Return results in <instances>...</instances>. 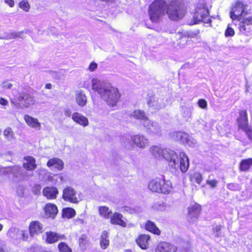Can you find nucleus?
<instances>
[{
	"mask_svg": "<svg viewBox=\"0 0 252 252\" xmlns=\"http://www.w3.org/2000/svg\"><path fill=\"white\" fill-rule=\"evenodd\" d=\"M0 103L2 105H6L7 104V101L4 98H1L0 99Z\"/></svg>",
	"mask_w": 252,
	"mask_h": 252,
	"instance_id": "52",
	"label": "nucleus"
},
{
	"mask_svg": "<svg viewBox=\"0 0 252 252\" xmlns=\"http://www.w3.org/2000/svg\"><path fill=\"white\" fill-rule=\"evenodd\" d=\"M152 102V99L151 100H149L148 101V104L149 105V106H151V103Z\"/></svg>",
	"mask_w": 252,
	"mask_h": 252,
	"instance_id": "56",
	"label": "nucleus"
},
{
	"mask_svg": "<svg viewBox=\"0 0 252 252\" xmlns=\"http://www.w3.org/2000/svg\"><path fill=\"white\" fill-rule=\"evenodd\" d=\"M187 220L189 222H194L198 218L202 211L201 206L195 203L190 205L187 208Z\"/></svg>",
	"mask_w": 252,
	"mask_h": 252,
	"instance_id": "10",
	"label": "nucleus"
},
{
	"mask_svg": "<svg viewBox=\"0 0 252 252\" xmlns=\"http://www.w3.org/2000/svg\"><path fill=\"white\" fill-rule=\"evenodd\" d=\"M99 214L105 219H109L112 215V212L109 208L105 206H100L98 208Z\"/></svg>",
	"mask_w": 252,
	"mask_h": 252,
	"instance_id": "29",
	"label": "nucleus"
},
{
	"mask_svg": "<svg viewBox=\"0 0 252 252\" xmlns=\"http://www.w3.org/2000/svg\"><path fill=\"white\" fill-rule=\"evenodd\" d=\"M123 216L120 213L114 212L110 217V222L113 225H119L122 227L126 226V223L123 220Z\"/></svg>",
	"mask_w": 252,
	"mask_h": 252,
	"instance_id": "16",
	"label": "nucleus"
},
{
	"mask_svg": "<svg viewBox=\"0 0 252 252\" xmlns=\"http://www.w3.org/2000/svg\"><path fill=\"white\" fill-rule=\"evenodd\" d=\"M44 211L46 215L49 217L54 219L58 213L57 206L53 203H48L45 204Z\"/></svg>",
	"mask_w": 252,
	"mask_h": 252,
	"instance_id": "19",
	"label": "nucleus"
},
{
	"mask_svg": "<svg viewBox=\"0 0 252 252\" xmlns=\"http://www.w3.org/2000/svg\"><path fill=\"white\" fill-rule=\"evenodd\" d=\"M189 180L192 183H196L200 185L202 181L203 178L200 173L195 172L189 175Z\"/></svg>",
	"mask_w": 252,
	"mask_h": 252,
	"instance_id": "30",
	"label": "nucleus"
},
{
	"mask_svg": "<svg viewBox=\"0 0 252 252\" xmlns=\"http://www.w3.org/2000/svg\"><path fill=\"white\" fill-rule=\"evenodd\" d=\"M89 239L87 235L82 234L78 239V244L80 247L85 248L86 245L88 244Z\"/></svg>",
	"mask_w": 252,
	"mask_h": 252,
	"instance_id": "37",
	"label": "nucleus"
},
{
	"mask_svg": "<svg viewBox=\"0 0 252 252\" xmlns=\"http://www.w3.org/2000/svg\"><path fill=\"white\" fill-rule=\"evenodd\" d=\"M124 252H132L130 250H126Z\"/></svg>",
	"mask_w": 252,
	"mask_h": 252,
	"instance_id": "58",
	"label": "nucleus"
},
{
	"mask_svg": "<svg viewBox=\"0 0 252 252\" xmlns=\"http://www.w3.org/2000/svg\"><path fill=\"white\" fill-rule=\"evenodd\" d=\"M206 184L210 186V187L212 188H216L217 187L218 181L215 180H207L206 181Z\"/></svg>",
	"mask_w": 252,
	"mask_h": 252,
	"instance_id": "44",
	"label": "nucleus"
},
{
	"mask_svg": "<svg viewBox=\"0 0 252 252\" xmlns=\"http://www.w3.org/2000/svg\"><path fill=\"white\" fill-rule=\"evenodd\" d=\"M73 223L75 225H82L84 223V220L83 218L77 217L73 220Z\"/></svg>",
	"mask_w": 252,
	"mask_h": 252,
	"instance_id": "41",
	"label": "nucleus"
},
{
	"mask_svg": "<svg viewBox=\"0 0 252 252\" xmlns=\"http://www.w3.org/2000/svg\"><path fill=\"white\" fill-rule=\"evenodd\" d=\"M76 215V212L74 209L70 207L64 208L63 210V216L67 219H71Z\"/></svg>",
	"mask_w": 252,
	"mask_h": 252,
	"instance_id": "32",
	"label": "nucleus"
},
{
	"mask_svg": "<svg viewBox=\"0 0 252 252\" xmlns=\"http://www.w3.org/2000/svg\"><path fill=\"white\" fill-rule=\"evenodd\" d=\"M177 251L176 246L165 242H160L155 249V252H176Z\"/></svg>",
	"mask_w": 252,
	"mask_h": 252,
	"instance_id": "14",
	"label": "nucleus"
},
{
	"mask_svg": "<svg viewBox=\"0 0 252 252\" xmlns=\"http://www.w3.org/2000/svg\"><path fill=\"white\" fill-rule=\"evenodd\" d=\"M148 189L153 192L168 194L173 190L171 181L166 179L164 175H159L151 179L148 183Z\"/></svg>",
	"mask_w": 252,
	"mask_h": 252,
	"instance_id": "3",
	"label": "nucleus"
},
{
	"mask_svg": "<svg viewBox=\"0 0 252 252\" xmlns=\"http://www.w3.org/2000/svg\"><path fill=\"white\" fill-rule=\"evenodd\" d=\"M158 150L159 148L156 146H153L150 149V151L153 153H154L155 151L158 152Z\"/></svg>",
	"mask_w": 252,
	"mask_h": 252,
	"instance_id": "51",
	"label": "nucleus"
},
{
	"mask_svg": "<svg viewBox=\"0 0 252 252\" xmlns=\"http://www.w3.org/2000/svg\"><path fill=\"white\" fill-rule=\"evenodd\" d=\"M235 34V31L233 29L230 27L228 26L225 31V36L226 37L233 36Z\"/></svg>",
	"mask_w": 252,
	"mask_h": 252,
	"instance_id": "39",
	"label": "nucleus"
},
{
	"mask_svg": "<svg viewBox=\"0 0 252 252\" xmlns=\"http://www.w3.org/2000/svg\"><path fill=\"white\" fill-rule=\"evenodd\" d=\"M131 141L136 147L144 149L149 145L148 139L142 134H135L131 136Z\"/></svg>",
	"mask_w": 252,
	"mask_h": 252,
	"instance_id": "13",
	"label": "nucleus"
},
{
	"mask_svg": "<svg viewBox=\"0 0 252 252\" xmlns=\"http://www.w3.org/2000/svg\"><path fill=\"white\" fill-rule=\"evenodd\" d=\"M76 101L78 105L84 106L87 101V97L82 91H80L76 94Z\"/></svg>",
	"mask_w": 252,
	"mask_h": 252,
	"instance_id": "28",
	"label": "nucleus"
},
{
	"mask_svg": "<svg viewBox=\"0 0 252 252\" xmlns=\"http://www.w3.org/2000/svg\"><path fill=\"white\" fill-rule=\"evenodd\" d=\"M199 34V31H197L196 32H187L186 33L182 35L180 39H183L185 40L188 41L189 38L197 37Z\"/></svg>",
	"mask_w": 252,
	"mask_h": 252,
	"instance_id": "36",
	"label": "nucleus"
},
{
	"mask_svg": "<svg viewBox=\"0 0 252 252\" xmlns=\"http://www.w3.org/2000/svg\"><path fill=\"white\" fill-rule=\"evenodd\" d=\"M169 164L174 169L179 167L181 171L185 173L188 170L189 167V158L185 153H180L179 157H176V158H171Z\"/></svg>",
	"mask_w": 252,
	"mask_h": 252,
	"instance_id": "7",
	"label": "nucleus"
},
{
	"mask_svg": "<svg viewBox=\"0 0 252 252\" xmlns=\"http://www.w3.org/2000/svg\"><path fill=\"white\" fill-rule=\"evenodd\" d=\"M1 86L4 89H9L12 87V84L8 81L6 80L2 83Z\"/></svg>",
	"mask_w": 252,
	"mask_h": 252,
	"instance_id": "42",
	"label": "nucleus"
},
{
	"mask_svg": "<svg viewBox=\"0 0 252 252\" xmlns=\"http://www.w3.org/2000/svg\"><path fill=\"white\" fill-rule=\"evenodd\" d=\"M184 0H154L148 7L149 18L152 22H158L166 14L173 21L182 19L187 13Z\"/></svg>",
	"mask_w": 252,
	"mask_h": 252,
	"instance_id": "1",
	"label": "nucleus"
},
{
	"mask_svg": "<svg viewBox=\"0 0 252 252\" xmlns=\"http://www.w3.org/2000/svg\"><path fill=\"white\" fill-rule=\"evenodd\" d=\"M64 114L66 117H70L71 115V112L69 109H66L64 110Z\"/></svg>",
	"mask_w": 252,
	"mask_h": 252,
	"instance_id": "49",
	"label": "nucleus"
},
{
	"mask_svg": "<svg viewBox=\"0 0 252 252\" xmlns=\"http://www.w3.org/2000/svg\"><path fill=\"white\" fill-rule=\"evenodd\" d=\"M97 67V64L95 62H91L88 67V69L91 72L94 71Z\"/></svg>",
	"mask_w": 252,
	"mask_h": 252,
	"instance_id": "46",
	"label": "nucleus"
},
{
	"mask_svg": "<svg viewBox=\"0 0 252 252\" xmlns=\"http://www.w3.org/2000/svg\"><path fill=\"white\" fill-rule=\"evenodd\" d=\"M29 232L30 236L33 237L42 234L43 232V225L38 220H32L29 223Z\"/></svg>",
	"mask_w": 252,
	"mask_h": 252,
	"instance_id": "11",
	"label": "nucleus"
},
{
	"mask_svg": "<svg viewBox=\"0 0 252 252\" xmlns=\"http://www.w3.org/2000/svg\"><path fill=\"white\" fill-rule=\"evenodd\" d=\"M3 136L8 141H11L15 139V134L10 127H7L3 130Z\"/></svg>",
	"mask_w": 252,
	"mask_h": 252,
	"instance_id": "33",
	"label": "nucleus"
},
{
	"mask_svg": "<svg viewBox=\"0 0 252 252\" xmlns=\"http://www.w3.org/2000/svg\"><path fill=\"white\" fill-rule=\"evenodd\" d=\"M102 1L108 2L109 1H114L115 0H101Z\"/></svg>",
	"mask_w": 252,
	"mask_h": 252,
	"instance_id": "55",
	"label": "nucleus"
},
{
	"mask_svg": "<svg viewBox=\"0 0 252 252\" xmlns=\"http://www.w3.org/2000/svg\"><path fill=\"white\" fill-rule=\"evenodd\" d=\"M52 87V86L51 83H47L45 86V88L46 89H51Z\"/></svg>",
	"mask_w": 252,
	"mask_h": 252,
	"instance_id": "54",
	"label": "nucleus"
},
{
	"mask_svg": "<svg viewBox=\"0 0 252 252\" xmlns=\"http://www.w3.org/2000/svg\"><path fill=\"white\" fill-rule=\"evenodd\" d=\"M175 140L180 143H184L188 141V135L182 131H177L174 134Z\"/></svg>",
	"mask_w": 252,
	"mask_h": 252,
	"instance_id": "31",
	"label": "nucleus"
},
{
	"mask_svg": "<svg viewBox=\"0 0 252 252\" xmlns=\"http://www.w3.org/2000/svg\"><path fill=\"white\" fill-rule=\"evenodd\" d=\"M19 7L23 10L27 12L29 10L30 6L27 0H23L19 4Z\"/></svg>",
	"mask_w": 252,
	"mask_h": 252,
	"instance_id": "38",
	"label": "nucleus"
},
{
	"mask_svg": "<svg viewBox=\"0 0 252 252\" xmlns=\"http://www.w3.org/2000/svg\"><path fill=\"white\" fill-rule=\"evenodd\" d=\"M238 128L244 131L249 138L252 140V128L249 125V119L246 110L239 111V116L237 118Z\"/></svg>",
	"mask_w": 252,
	"mask_h": 252,
	"instance_id": "6",
	"label": "nucleus"
},
{
	"mask_svg": "<svg viewBox=\"0 0 252 252\" xmlns=\"http://www.w3.org/2000/svg\"><path fill=\"white\" fill-rule=\"evenodd\" d=\"M121 94L117 88L111 85H107L105 91L101 95V98L111 107L115 106L120 100Z\"/></svg>",
	"mask_w": 252,
	"mask_h": 252,
	"instance_id": "5",
	"label": "nucleus"
},
{
	"mask_svg": "<svg viewBox=\"0 0 252 252\" xmlns=\"http://www.w3.org/2000/svg\"><path fill=\"white\" fill-rule=\"evenodd\" d=\"M100 246L103 250L106 249L109 245V233L106 230L102 232L99 241Z\"/></svg>",
	"mask_w": 252,
	"mask_h": 252,
	"instance_id": "27",
	"label": "nucleus"
},
{
	"mask_svg": "<svg viewBox=\"0 0 252 252\" xmlns=\"http://www.w3.org/2000/svg\"><path fill=\"white\" fill-rule=\"evenodd\" d=\"M46 165L49 168L54 166L55 168L59 171L62 170L64 167L63 161L61 159L57 158L49 159Z\"/></svg>",
	"mask_w": 252,
	"mask_h": 252,
	"instance_id": "21",
	"label": "nucleus"
},
{
	"mask_svg": "<svg viewBox=\"0 0 252 252\" xmlns=\"http://www.w3.org/2000/svg\"><path fill=\"white\" fill-rule=\"evenodd\" d=\"M151 236L148 234H140L135 239L136 244L142 250H147L149 246Z\"/></svg>",
	"mask_w": 252,
	"mask_h": 252,
	"instance_id": "15",
	"label": "nucleus"
},
{
	"mask_svg": "<svg viewBox=\"0 0 252 252\" xmlns=\"http://www.w3.org/2000/svg\"><path fill=\"white\" fill-rule=\"evenodd\" d=\"M72 119L74 122L83 126H86L89 125L88 119L77 112L73 113Z\"/></svg>",
	"mask_w": 252,
	"mask_h": 252,
	"instance_id": "23",
	"label": "nucleus"
},
{
	"mask_svg": "<svg viewBox=\"0 0 252 252\" xmlns=\"http://www.w3.org/2000/svg\"><path fill=\"white\" fill-rule=\"evenodd\" d=\"M22 100H28L31 99V101H33L32 104L34 103L33 97L31 96L29 94H24V95L21 97Z\"/></svg>",
	"mask_w": 252,
	"mask_h": 252,
	"instance_id": "47",
	"label": "nucleus"
},
{
	"mask_svg": "<svg viewBox=\"0 0 252 252\" xmlns=\"http://www.w3.org/2000/svg\"><path fill=\"white\" fill-rule=\"evenodd\" d=\"M0 252H8L4 246H0Z\"/></svg>",
	"mask_w": 252,
	"mask_h": 252,
	"instance_id": "53",
	"label": "nucleus"
},
{
	"mask_svg": "<svg viewBox=\"0 0 252 252\" xmlns=\"http://www.w3.org/2000/svg\"><path fill=\"white\" fill-rule=\"evenodd\" d=\"M57 248L59 252H72L71 248L64 242H60Z\"/></svg>",
	"mask_w": 252,
	"mask_h": 252,
	"instance_id": "34",
	"label": "nucleus"
},
{
	"mask_svg": "<svg viewBox=\"0 0 252 252\" xmlns=\"http://www.w3.org/2000/svg\"><path fill=\"white\" fill-rule=\"evenodd\" d=\"M42 194L47 199H55L59 194V190L55 187H46L43 189Z\"/></svg>",
	"mask_w": 252,
	"mask_h": 252,
	"instance_id": "17",
	"label": "nucleus"
},
{
	"mask_svg": "<svg viewBox=\"0 0 252 252\" xmlns=\"http://www.w3.org/2000/svg\"><path fill=\"white\" fill-rule=\"evenodd\" d=\"M4 1L10 7H13L14 6L15 2H14V0H4Z\"/></svg>",
	"mask_w": 252,
	"mask_h": 252,
	"instance_id": "48",
	"label": "nucleus"
},
{
	"mask_svg": "<svg viewBox=\"0 0 252 252\" xmlns=\"http://www.w3.org/2000/svg\"><path fill=\"white\" fill-rule=\"evenodd\" d=\"M21 168L18 165H12L6 167H0V175L10 178V175H12L11 179L13 181L16 180L20 174Z\"/></svg>",
	"mask_w": 252,
	"mask_h": 252,
	"instance_id": "8",
	"label": "nucleus"
},
{
	"mask_svg": "<svg viewBox=\"0 0 252 252\" xmlns=\"http://www.w3.org/2000/svg\"><path fill=\"white\" fill-rule=\"evenodd\" d=\"M222 226L220 225L216 226L213 229V232L216 234L217 237H219L220 235V232L221 230Z\"/></svg>",
	"mask_w": 252,
	"mask_h": 252,
	"instance_id": "43",
	"label": "nucleus"
},
{
	"mask_svg": "<svg viewBox=\"0 0 252 252\" xmlns=\"http://www.w3.org/2000/svg\"><path fill=\"white\" fill-rule=\"evenodd\" d=\"M251 11V8L246 2L237 0L231 4L229 12L232 21L239 22V32L247 36L252 34V16H248Z\"/></svg>",
	"mask_w": 252,
	"mask_h": 252,
	"instance_id": "2",
	"label": "nucleus"
},
{
	"mask_svg": "<svg viewBox=\"0 0 252 252\" xmlns=\"http://www.w3.org/2000/svg\"><path fill=\"white\" fill-rule=\"evenodd\" d=\"M62 198L64 201L73 204H77L80 201L77 192L73 188L68 186L63 189Z\"/></svg>",
	"mask_w": 252,
	"mask_h": 252,
	"instance_id": "9",
	"label": "nucleus"
},
{
	"mask_svg": "<svg viewBox=\"0 0 252 252\" xmlns=\"http://www.w3.org/2000/svg\"><path fill=\"white\" fill-rule=\"evenodd\" d=\"M25 162L23 163V167L27 171H33L37 167L36 159L32 156H27L24 157Z\"/></svg>",
	"mask_w": 252,
	"mask_h": 252,
	"instance_id": "18",
	"label": "nucleus"
},
{
	"mask_svg": "<svg viewBox=\"0 0 252 252\" xmlns=\"http://www.w3.org/2000/svg\"><path fill=\"white\" fill-rule=\"evenodd\" d=\"M27 251L28 252H36V247L34 246H31L27 249Z\"/></svg>",
	"mask_w": 252,
	"mask_h": 252,
	"instance_id": "50",
	"label": "nucleus"
},
{
	"mask_svg": "<svg viewBox=\"0 0 252 252\" xmlns=\"http://www.w3.org/2000/svg\"><path fill=\"white\" fill-rule=\"evenodd\" d=\"M198 106L202 109H206L207 107V102L204 99H200L197 102Z\"/></svg>",
	"mask_w": 252,
	"mask_h": 252,
	"instance_id": "40",
	"label": "nucleus"
},
{
	"mask_svg": "<svg viewBox=\"0 0 252 252\" xmlns=\"http://www.w3.org/2000/svg\"><path fill=\"white\" fill-rule=\"evenodd\" d=\"M252 166V158L242 159L239 164V170L242 172L248 171Z\"/></svg>",
	"mask_w": 252,
	"mask_h": 252,
	"instance_id": "26",
	"label": "nucleus"
},
{
	"mask_svg": "<svg viewBox=\"0 0 252 252\" xmlns=\"http://www.w3.org/2000/svg\"><path fill=\"white\" fill-rule=\"evenodd\" d=\"M143 125L148 133L156 134L159 131V127L157 125H155L154 123L152 121H150L148 118H147V120L144 121Z\"/></svg>",
	"mask_w": 252,
	"mask_h": 252,
	"instance_id": "22",
	"label": "nucleus"
},
{
	"mask_svg": "<svg viewBox=\"0 0 252 252\" xmlns=\"http://www.w3.org/2000/svg\"><path fill=\"white\" fill-rule=\"evenodd\" d=\"M24 120L28 126L34 128L39 129L41 127V124L37 119L33 118L28 115H25L24 117Z\"/></svg>",
	"mask_w": 252,
	"mask_h": 252,
	"instance_id": "25",
	"label": "nucleus"
},
{
	"mask_svg": "<svg viewBox=\"0 0 252 252\" xmlns=\"http://www.w3.org/2000/svg\"><path fill=\"white\" fill-rule=\"evenodd\" d=\"M45 242L48 244H53L61 240L66 239L64 234H60L56 232L48 231L45 232Z\"/></svg>",
	"mask_w": 252,
	"mask_h": 252,
	"instance_id": "12",
	"label": "nucleus"
},
{
	"mask_svg": "<svg viewBox=\"0 0 252 252\" xmlns=\"http://www.w3.org/2000/svg\"><path fill=\"white\" fill-rule=\"evenodd\" d=\"M145 229L155 235H159L161 234L160 229L157 227L156 223L151 220H148L146 221Z\"/></svg>",
	"mask_w": 252,
	"mask_h": 252,
	"instance_id": "24",
	"label": "nucleus"
},
{
	"mask_svg": "<svg viewBox=\"0 0 252 252\" xmlns=\"http://www.w3.org/2000/svg\"><path fill=\"white\" fill-rule=\"evenodd\" d=\"M29 235L26 230H22L21 232V238L24 241H28L29 238Z\"/></svg>",
	"mask_w": 252,
	"mask_h": 252,
	"instance_id": "45",
	"label": "nucleus"
},
{
	"mask_svg": "<svg viewBox=\"0 0 252 252\" xmlns=\"http://www.w3.org/2000/svg\"><path fill=\"white\" fill-rule=\"evenodd\" d=\"M92 89L97 92L100 97L105 91L107 85H104V83L96 79H93L92 80Z\"/></svg>",
	"mask_w": 252,
	"mask_h": 252,
	"instance_id": "20",
	"label": "nucleus"
},
{
	"mask_svg": "<svg viewBox=\"0 0 252 252\" xmlns=\"http://www.w3.org/2000/svg\"><path fill=\"white\" fill-rule=\"evenodd\" d=\"M133 117L136 119L141 120H147V117L145 115V113L144 111L140 110H136L133 111Z\"/></svg>",
	"mask_w": 252,
	"mask_h": 252,
	"instance_id": "35",
	"label": "nucleus"
},
{
	"mask_svg": "<svg viewBox=\"0 0 252 252\" xmlns=\"http://www.w3.org/2000/svg\"><path fill=\"white\" fill-rule=\"evenodd\" d=\"M3 228V225L0 223V231H1L2 230Z\"/></svg>",
	"mask_w": 252,
	"mask_h": 252,
	"instance_id": "57",
	"label": "nucleus"
},
{
	"mask_svg": "<svg viewBox=\"0 0 252 252\" xmlns=\"http://www.w3.org/2000/svg\"><path fill=\"white\" fill-rule=\"evenodd\" d=\"M201 22L209 24L211 26L212 20L210 16V11L205 1L199 2L195 6L192 19L189 22V25L198 24Z\"/></svg>",
	"mask_w": 252,
	"mask_h": 252,
	"instance_id": "4",
	"label": "nucleus"
},
{
	"mask_svg": "<svg viewBox=\"0 0 252 252\" xmlns=\"http://www.w3.org/2000/svg\"><path fill=\"white\" fill-rule=\"evenodd\" d=\"M37 186L39 188H40V189L41 188V186H40V185H38V186Z\"/></svg>",
	"mask_w": 252,
	"mask_h": 252,
	"instance_id": "59",
	"label": "nucleus"
}]
</instances>
